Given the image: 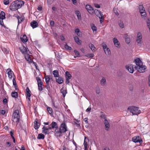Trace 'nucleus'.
Segmentation results:
<instances>
[{
    "label": "nucleus",
    "mask_w": 150,
    "mask_h": 150,
    "mask_svg": "<svg viewBox=\"0 0 150 150\" xmlns=\"http://www.w3.org/2000/svg\"><path fill=\"white\" fill-rule=\"evenodd\" d=\"M24 4V2L22 1H15L11 4L10 9L13 11H16L21 8Z\"/></svg>",
    "instance_id": "f257e3e1"
},
{
    "label": "nucleus",
    "mask_w": 150,
    "mask_h": 150,
    "mask_svg": "<svg viewBox=\"0 0 150 150\" xmlns=\"http://www.w3.org/2000/svg\"><path fill=\"white\" fill-rule=\"evenodd\" d=\"M139 108L138 107L132 106L128 107L127 110L132 113V115H137L141 112V111Z\"/></svg>",
    "instance_id": "f03ea898"
},
{
    "label": "nucleus",
    "mask_w": 150,
    "mask_h": 150,
    "mask_svg": "<svg viewBox=\"0 0 150 150\" xmlns=\"http://www.w3.org/2000/svg\"><path fill=\"white\" fill-rule=\"evenodd\" d=\"M13 122H16L18 124L19 121L20 116L18 110H16L13 115Z\"/></svg>",
    "instance_id": "7ed1b4c3"
},
{
    "label": "nucleus",
    "mask_w": 150,
    "mask_h": 150,
    "mask_svg": "<svg viewBox=\"0 0 150 150\" xmlns=\"http://www.w3.org/2000/svg\"><path fill=\"white\" fill-rule=\"evenodd\" d=\"M67 130V127L65 122H63L60 125L59 131L58 132V133L60 136L61 133L65 132Z\"/></svg>",
    "instance_id": "20e7f679"
},
{
    "label": "nucleus",
    "mask_w": 150,
    "mask_h": 150,
    "mask_svg": "<svg viewBox=\"0 0 150 150\" xmlns=\"http://www.w3.org/2000/svg\"><path fill=\"white\" fill-rule=\"evenodd\" d=\"M94 12H96V15L100 19V22L102 23L103 21V14L101 11L98 9H96Z\"/></svg>",
    "instance_id": "39448f33"
},
{
    "label": "nucleus",
    "mask_w": 150,
    "mask_h": 150,
    "mask_svg": "<svg viewBox=\"0 0 150 150\" xmlns=\"http://www.w3.org/2000/svg\"><path fill=\"white\" fill-rule=\"evenodd\" d=\"M134 68L137 69L139 72L143 73L145 72L146 67L145 66L143 65L142 64V66L135 67Z\"/></svg>",
    "instance_id": "423d86ee"
},
{
    "label": "nucleus",
    "mask_w": 150,
    "mask_h": 150,
    "mask_svg": "<svg viewBox=\"0 0 150 150\" xmlns=\"http://www.w3.org/2000/svg\"><path fill=\"white\" fill-rule=\"evenodd\" d=\"M36 79L38 82V90L39 91H42L43 89L42 87V82L39 77H37Z\"/></svg>",
    "instance_id": "0eeeda50"
},
{
    "label": "nucleus",
    "mask_w": 150,
    "mask_h": 150,
    "mask_svg": "<svg viewBox=\"0 0 150 150\" xmlns=\"http://www.w3.org/2000/svg\"><path fill=\"white\" fill-rule=\"evenodd\" d=\"M132 140V141L135 143L139 142L140 144H142V141L140 139V137L139 136L133 137Z\"/></svg>",
    "instance_id": "6e6552de"
},
{
    "label": "nucleus",
    "mask_w": 150,
    "mask_h": 150,
    "mask_svg": "<svg viewBox=\"0 0 150 150\" xmlns=\"http://www.w3.org/2000/svg\"><path fill=\"white\" fill-rule=\"evenodd\" d=\"M86 8L89 13L91 14L93 13L95 11L93 8L90 5L88 4L86 5Z\"/></svg>",
    "instance_id": "1a4fd4ad"
},
{
    "label": "nucleus",
    "mask_w": 150,
    "mask_h": 150,
    "mask_svg": "<svg viewBox=\"0 0 150 150\" xmlns=\"http://www.w3.org/2000/svg\"><path fill=\"white\" fill-rule=\"evenodd\" d=\"M126 69L131 73H133L134 71L133 65L131 64H129L126 66Z\"/></svg>",
    "instance_id": "9d476101"
},
{
    "label": "nucleus",
    "mask_w": 150,
    "mask_h": 150,
    "mask_svg": "<svg viewBox=\"0 0 150 150\" xmlns=\"http://www.w3.org/2000/svg\"><path fill=\"white\" fill-rule=\"evenodd\" d=\"M26 99L28 101H30V97L31 96L30 93L31 91H30L29 88L28 87H27L26 89Z\"/></svg>",
    "instance_id": "9b49d317"
},
{
    "label": "nucleus",
    "mask_w": 150,
    "mask_h": 150,
    "mask_svg": "<svg viewBox=\"0 0 150 150\" xmlns=\"http://www.w3.org/2000/svg\"><path fill=\"white\" fill-rule=\"evenodd\" d=\"M104 124L105 125V129L107 131H108L110 127V125L108 121L107 120H104Z\"/></svg>",
    "instance_id": "f8f14e48"
},
{
    "label": "nucleus",
    "mask_w": 150,
    "mask_h": 150,
    "mask_svg": "<svg viewBox=\"0 0 150 150\" xmlns=\"http://www.w3.org/2000/svg\"><path fill=\"white\" fill-rule=\"evenodd\" d=\"M134 61L137 66H142L143 64V63L142 61L140 60V59L137 58Z\"/></svg>",
    "instance_id": "ddd939ff"
},
{
    "label": "nucleus",
    "mask_w": 150,
    "mask_h": 150,
    "mask_svg": "<svg viewBox=\"0 0 150 150\" xmlns=\"http://www.w3.org/2000/svg\"><path fill=\"white\" fill-rule=\"evenodd\" d=\"M34 122V128L37 130L38 129L40 125V123L39 122H38L37 121V119Z\"/></svg>",
    "instance_id": "4468645a"
},
{
    "label": "nucleus",
    "mask_w": 150,
    "mask_h": 150,
    "mask_svg": "<svg viewBox=\"0 0 150 150\" xmlns=\"http://www.w3.org/2000/svg\"><path fill=\"white\" fill-rule=\"evenodd\" d=\"M19 49L23 54H25L27 53V49L25 47L23 46L21 47H19Z\"/></svg>",
    "instance_id": "2eb2a0df"
},
{
    "label": "nucleus",
    "mask_w": 150,
    "mask_h": 150,
    "mask_svg": "<svg viewBox=\"0 0 150 150\" xmlns=\"http://www.w3.org/2000/svg\"><path fill=\"white\" fill-rule=\"evenodd\" d=\"M30 25L33 28H36L38 26V23L35 21H33L30 23Z\"/></svg>",
    "instance_id": "dca6fc26"
},
{
    "label": "nucleus",
    "mask_w": 150,
    "mask_h": 150,
    "mask_svg": "<svg viewBox=\"0 0 150 150\" xmlns=\"http://www.w3.org/2000/svg\"><path fill=\"white\" fill-rule=\"evenodd\" d=\"M20 39L23 43L26 42L28 40L27 38L25 35H23L22 37H21Z\"/></svg>",
    "instance_id": "f3484780"
},
{
    "label": "nucleus",
    "mask_w": 150,
    "mask_h": 150,
    "mask_svg": "<svg viewBox=\"0 0 150 150\" xmlns=\"http://www.w3.org/2000/svg\"><path fill=\"white\" fill-rule=\"evenodd\" d=\"M42 133L45 134H49V132L47 127H45L44 126L43 128H42Z\"/></svg>",
    "instance_id": "a211bd4d"
},
{
    "label": "nucleus",
    "mask_w": 150,
    "mask_h": 150,
    "mask_svg": "<svg viewBox=\"0 0 150 150\" xmlns=\"http://www.w3.org/2000/svg\"><path fill=\"white\" fill-rule=\"evenodd\" d=\"M124 37L125 38V40L127 43H129L130 42V39L127 34L124 35Z\"/></svg>",
    "instance_id": "6ab92c4d"
},
{
    "label": "nucleus",
    "mask_w": 150,
    "mask_h": 150,
    "mask_svg": "<svg viewBox=\"0 0 150 150\" xmlns=\"http://www.w3.org/2000/svg\"><path fill=\"white\" fill-rule=\"evenodd\" d=\"M113 41L115 46L117 47H119L120 45V43L118 40L115 38L113 39Z\"/></svg>",
    "instance_id": "aec40b11"
},
{
    "label": "nucleus",
    "mask_w": 150,
    "mask_h": 150,
    "mask_svg": "<svg viewBox=\"0 0 150 150\" xmlns=\"http://www.w3.org/2000/svg\"><path fill=\"white\" fill-rule=\"evenodd\" d=\"M8 71L7 74L8 75V77L9 79H11L12 78V75L13 74V72L10 69L7 70Z\"/></svg>",
    "instance_id": "412c9836"
},
{
    "label": "nucleus",
    "mask_w": 150,
    "mask_h": 150,
    "mask_svg": "<svg viewBox=\"0 0 150 150\" xmlns=\"http://www.w3.org/2000/svg\"><path fill=\"white\" fill-rule=\"evenodd\" d=\"M58 78H56V80L57 82L59 84H61L63 83L64 80L61 77L58 76Z\"/></svg>",
    "instance_id": "4be33fe9"
},
{
    "label": "nucleus",
    "mask_w": 150,
    "mask_h": 150,
    "mask_svg": "<svg viewBox=\"0 0 150 150\" xmlns=\"http://www.w3.org/2000/svg\"><path fill=\"white\" fill-rule=\"evenodd\" d=\"M75 13L76 15L78 20H81V18L80 12L78 11H75Z\"/></svg>",
    "instance_id": "5701e85b"
},
{
    "label": "nucleus",
    "mask_w": 150,
    "mask_h": 150,
    "mask_svg": "<svg viewBox=\"0 0 150 150\" xmlns=\"http://www.w3.org/2000/svg\"><path fill=\"white\" fill-rule=\"evenodd\" d=\"M106 83V79L105 77H103L100 81V83L102 86H105Z\"/></svg>",
    "instance_id": "b1692460"
},
{
    "label": "nucleus",
    "mask_w": 150,
    "mask_h": 150,
    "mask_svg": "<svg viewBox=\"0 0 150 150\" xmlns=\"http://www.w3.org/2000/svg\"><path fill=\"white\" fill-rule=\"evenodd\" d=\"M74 40L75 42L78 45L81 44V41L79 40V38L77 36H76L74 38Z\"/></svg>",
    "instance_id": "393cba45"
},
{
    "label": "nucleus",
    "mask_w": 150,
    "mask_h": 150,
    "mask_svg": "<svg viewBox=\"0 0 150 150\" xmlns=\"http://www.w3.org/2000/svg\"><path fill=\"white\" fill-rule=\"evenodd\" d=\"M52 73L55 77H58L59 76V72L57 70H54L53 71Z\"/></svg>",
    "instance_id": "a878e982"
},
{
    "label": "nucleus",
    "mask_w": 150,
    "mask_h": 150,
    "mask_svg": "<svg viewBox=\"0 0 150 150\" xmlns=\"http://www.w3.org/2000/svg\"><path fill=\"white\" fill-rule=\"evenodd\" d=\"M5 18V13L4 12L2 11L0 13V19L3 20Z\"/></svg>",
    "instance_id": "bb28decb"
},
{
    "label": "nucleus",
    "mask_w": 150,
    "mask_h": 150,
    "mask_svg": "<svg viewBox=\"0 0 150 150\" xmlns=\"http://www.w3.org/2000/svg\"><path fill=\"white\" fill-rule=\"evenodd\" d=\"M50 126L52 128H56L57 127V124L54 122H52Z\"/></svg>",
    "instance_id": "cd10ccee"
},
{
    "label": "nucleus",
    "mask_w": 150,
    "mask_h": 150,
    "mask_svg": "<svg viewBox=\"0 0 150 150\" xmlns=\"http://www.w3.org/2000/svg\"><path fill=\"white\" fill-rule=\"evenodd\" d=\"M139 8L140 13L141 12L145 11L144 8L142 5H139Z\"/></svg>",
    "instance_id": "c85d7f7f"
},
{
    "label": "nucleus",
    "mask_w": 150,
    "mask_h": 150,
    "mask_svg": "<svg viewBox=\"0 0 150 150\" xmlns=\"http://www.w3.org/2000/svg\"><path fill=\"white\" fill-rule=\"evenodd\" d=\"M137 36V40H142V35L140 32L138 33Z\"/></svg>",
    "instance_id": "c756f323"
},
{
    "label": "nucleus",
    "mask_w": 150,
    "mask_h": 150,
    "mask_svg": "<svg viewBox=\"0 0 150 150\" xmlns=\"http://www.w3.org/2000/svg\"><path fill=\"white\" fill-rule=\"evenodd\" d=\"M50 76H46L45 77V80L46 83H50Z\"/></svg>",
    "instance_id": "7c9ffc66"
},
{
    "label": "nucleus",
    "mask_w": 150,
    "mask_h": 150,
    "mask_svg": "<svg viewBox=\"0 0 150 150\" xmlns=\"http://www.w3.org/2000/svg\"><path fill=\"white\" fill-rule=\"evenodd\" d=\"M11 96L13 97L16 98L18 96V93L16 92H13L11 93Z\"/></svg>",
    "instance_id": "2f4dec72"
},
{
    "label": "nucleus",
    "mask_w": 150,
    "mask_h": 150,
    "mask_svg": "<svg viewBox=\"0 0 150 150\" xmlns=\"http://www.w3.org/2000/svg\"><path fill=\"white\" fill-rule=\"evenodd\" d=\"M100 114L101 115L100 117L101 118L104 119V120H107L106 116L105 114H104L103 112H101Z\"/></svg>",
    "instance_id": "473e14b6"
},
{
    "label": "nucleus",
    "mask_w": 150,
    "mask_h": 150,
    "mask_svg": "<svg viewBox=\"0 0 150 150\" xmlns=\"http://www.w3.org/2000/svg\"><path fill=\"white\" fill-rule=\"evenodd\" d=\"M17 19L18 20V24H19L23 21L24 19L22 17H21L19 16L16 17Z\"/></svg>",
    "instance_id": "72a5a7b5"
},
{
    "label": "nucleus",
    "mask_w": 150,
    "mask_h": 150,
    "mask_svg": "<svg viewBox=\"0 0 150 150\" xmlns=\"http://www.w3.org/2000/svg\"><path fill=\"white\" fill-rule=\"evenodd\" d=\"M105 54L107 55H109L111 54V52L109 48H108L104 50Z\"/></svg>",
    "instance_id": "f704fd0d"
},
{
    "label": "nucleus",
    "mask_w": 150,
    "mask_h": 150,
    "mask_svg": "<svg viewBox=\"0 0 150 150\" xmlns=\"http://www.w3.org/2000/svg\"><path fill=\"white\" fill-rule=\"evenodd\" d=\"M45 138V136L42 134H40L38 135L37 138L38 139H43Z\"/></svg>",
    "instance_id": "c9c22d12"
},
{
    "label": "nucleus",
    "mask_w": 150,
    "mask_h": 150,
    "mask_svg": "<svg viewBox=\"0 0 150 150\" xmlns=\"http://www.w3.org/2000/svg\"><path fill=\"white\" fill-rule=\"evenodd\" d=\"M147 25L149 28V32H150V19H148L146 21Z\"/></svg>",
    "instance_id": "e433bc0d"
},
{
    "label": "nucleus",
    "mask_w": 150,
    "mask_h": 150,
    "mask_svg": "<svg viewBox=\"0 0 150 150\" xmlns=\"http://www.w3.org/2000/svg\"><path fill=\"white\" fill-rule=\"evenodd\" d=\"M66 78H68L70 79L71 77V75L69 74V73L68 72L66 71Z\"/></svg>",
    "instance_id": "4c0bfd02"
},
{
    "label": "nucleus",
    "mask_w": 150,
    "mask_h": 150,
    "mask_svg": "<svg viewBox=\"0 0 150 150\" xmlns=\"http://www.w3.org/2000/svg\"><path fill=\"white\" fill-rule=\"evenodd\" d=\"M13 85L15 86V89L16 90H17L18 89V86L16 85V81L15 79H13Z\"/></svg>",
    "instance_id": "58836bf2"
},
{
    "label": "nucleus",
    "mask_w": 150,
    "mask_h": 150,
    "mask_svg": "<svg viewBox=\"0 0 150 150\" xmlns=\"http://www.w3.org/2000/svg\"><path fill=\"white\" fill-rule=\"evenodd\" d=\"M89 46L90 48L91 49L92 51L94 50V49L95 47L92 44H90L89 45Z\"/></svg>",
    "instance_id": "ea45409f"
},
{
    "label": "nucleus",
    "mask_w": 150,
    "mask_h": 150,
    "mask_svg": "<svg viewBox=\"0 0 150 150\" xmlns=\"http://www.w3.org/2000/svg\"><path fill=\"white\" fill-rule=\"evenodd\" d=\"M47 110L49 113L50 114H52L53 113L52 109L50 107H48L47 108Z\"/></svg>",
    "instance_id": "a19ab883"
},
{
    "label": "nucleus",
    "mask_w": 150,
    "mask_h": 150,
    "mask_svg": "<svg viewBox=\"0 0 150 150\" xmlns=\"http://www.w3.org/2000/svg\"><path fill=\"white\" fill-rule=\"evenodd\" d=\"M142 40H136L137 42V43L138 45L139 46H141L142 44Z\"/></svg>",
    "instance_id": "79ce46f5"
},
{
    "label": "nucleus",
    "mask_w": 150,
    "mask_h": 150,
    "mask_svg": "<svg viewBox=\"0 0 150 150\" xmlns=\"http://www.w3.org/2000/svg\"><path fill=\"white\" fill-rule=\"evenodd\" d=\"M47 84L45 87L49 92H50V83H46Z\"/></svg>",
    "instance_id": "37998d69"
},
{
    "label": "nucleus",
    "mask_w": 150,
    "mask_h": 150,
    "mask_svg": "<svg viewBox=\"0 0 150 150\" xmlns=\"http://www.w3.org/2000/svg\"><path fill=\"white\" fill-rule=\"evenodd\" d=\"M140 13L141 14V16L143 17H145L146 16V11L143 12H141Z\"/></svg>",
    "instance_id": "c03bdc74"
},
{
    "label": "nucleus",
    "mask_w": 150,
    "mask_h": 150,
    "mask_svg": "<svg viewBox=\"0 0 150 150\" xmlns=\"http://www.w3.org/2000/svg\"><path fill=\"white\" fill-rule=\"evenodd\" d=\"M74 52L75 54V55H76L77 57H79L80 56V54L79 52L76 50H74Z\"/></svg>",
    "instance_id": "a18cd8bd"
},
{
    "label": "nucleus",
    "mask_w": 150,
    "mask_h": 150,
    "mask_svg": "<svg viewBox=\"0 0 150 150\" xmlns=\"http://www.w3.org/2000/svg\"><path fill=\"white\" fill-rule=\"evenodd\" d=\"M85 56L88 57H92L94 56V54L93 53H90L86 54Z\"/></svg>",
    "instance_id": "49530a36"
},
{
    "label": "nucleus",
    "mask_w": 150,
    "mask_h": 150,
    "mask_svg": "<svg viewBox=\"0 0 150 150\" xmlns=\"http://www.w3.org/2000/svg\"><path fill=\"white\" fill-rule=\"evenodd\" d=\"M64 47L66 49L69 50H71L72 49L71 47L69 46L67 44H66L65 45Z\"/></svg>",
    "instance_id": "de8ad7c7"
},
{
    "label": "nucleus",
    "mask_w": 150,
    "mask_h": 150,
    "mask_svg": "<svg viewBox=\"0 0 150 150\" xmlns=\"http://www.w3.org/2000/svg\"><path fill=\"white\" fill-rule=\"evenodd\" d=\"M61 93L62 94L63 96L64 97L65 96L66 94L67 93V92L66 90H61Z\"/></svg>",
    "instance_id": "09e8293b"
},
{
    "label": "nucleus",
    "mask_w": 150,
    "mask_h": 150,
    "mask_svg": "<svg viewBox=\"0 0 150 150\" xmlns=\"http://www.w3.org/2000/svg\"><path fill=\"white\" fill-rule=\"evenodd\" d=\"M25 59H26L28 60V61L29 62H31V60L30 56L28 55L27 56H25Z\"/></svg>",
    "instance_id": "8fccbe9b"
},
{
    "label": "nucleus",
    "mask_w": 150,
    "mask_h": 150,
    "mask_svg": "<svg viewBox=\"0 0 150 150\" xmlns=\"http://www.w3.org/2000/svg\"><path fill=\"white\" fill-rule=\"evenodd\" d=\"M75 32L76 33V34L79 36H80V34L79 33L80 32V30L79 29H76L75 30Z\"/></svg>",
    "instance_id": "3c124183"
},
{
    "label": "nucleus",
    "mask_w": 150,
    "mask_h": 150,
    "mask_svg": "<svg viewBox=\"0 0 150 150\" xmlns=\"http://www.w3.org/2000/svg\"><path fill=\"white\" fill-rule=\"evenodd\" d=\"M86 137H85L84 142V144L85 148H87V143L86 142Z\"/></svg>",
    "instance_id": "603ef678"
},
{
    "label": "nucleus",
    "mask_w": 150,
    "mask_h": 150,
    "mask_svg": "<svg viewBox=\"0 0 150 150\" xmlns=\"http://www.w3.org/2000/svg\"><path fill=\"white\" fill-rule=\"evenodd\" d=\"M9 0H4V4L5 5H7L9 4Z\"/></svg>",
    "instance_id": "864d4df0"
},
{
    "label": "nucleus",
    "mask_w": 150,
    "mask_h": 150,
    "mask_svg": "<svg viewBox=\"0 0 150 150\" xmlns=\"http://www.w3.org/2000/svg\"><path fill=\"white\" fill-rule=\"evenodd\" d=\"M119 25L120 27L122 28H123L124 27V24L122 22H120V23H119Z\"/></svg>",
    "instance_id": "5fc2aeb1"
},
{
    "label": "nucleus",
    "mask_w": 150,
    "mask_h": 150,
    "mask_svg": "<svg viewBox=\"0 0 150 150\" xmlns=\"http://www.w3.org/2000/svg\"><path fill=\"white\" fill-rule=\"evenodd\" d=\"M92 29L93 30V31H96L97 30L96 27L94 25L92 27Z\"/></svg>",
    "instance_id": "6e6d98bb"
},
{
    "label": "nucleus",
    "mask_w": 150,
    "mask_h": 150,
    "mask_svg": "<svg viewBox=\"0 0 150 150\" xmlns=\"http://www.w3.org/2000/svg\"><path fill=\"white\" fill-rule=\"evenodd\" d=\"M10 135L12 138H14V137L13 136V131L11 130L10 132Z\"/></svg>",
    "instance_id": "4d7b16f0"
},
{
    "label": "nucleus",
    "mask_w": 150,
    "mask_h": 150,
    "mask_svg": "<svg viewBox=\"0 0 150 150\" xmlns=\"http://www.w3.org/2000/svg\"><path fill=\"white\" fill-rule=\"evenodd\" d=\"M103 48L104 50H105L106 48H107L108 47L106 45H103Z\"/></svg>",
    "instance_id": "13d9d810"
},
{
    "label": "nucleus",
    "mask_w": 150,
    "mask_h": 150,
    "mask_svg": "<svg viewBox=\"0 0 150 150\" xmlns=\"http://www.w3.org/2000/svg\"><path fill=\"white\" fill-rule=\"evenodd\" d=\"M3 20L2 19H0V24L2 26L4 25V23Z\"/></svg>",
    "instance_id": "bf43d9fd"
},
{
    "label": "nucleus",
    "mask_w": 150,
    "mask_h": 150,
    "mask_svg": "<svg viewBox=\"0 0 150 150\" xmlns=\"http://www.w3.org/2000/svg\"><path fill=\"white\" fill-rule=\"evenodd\" d=\"M95 7L97 8H99L100 7V6L97 4H95Z\"/></svg>",
    "instance_id": "052dcab7"
},
{
    "label": "nucleus",
    "mask_w": 150,
    "mask_h": 150,
    "mask_svg": "<svg viewBox=\"0 0 150 150\" xmlns=\"http://www.w3.org/2000/svg\"><path fill=\"white\" fill-rule=\"evenodd\" d=\"M6 111L4 110H2L1 112V113L2 115H4Z\"/></svg>",
    "instance_id": "680f3d73"
},
{
    "label": "nucleus",
    "mask_w": 150,
    "mask_h": 150,
    "mask_svg": "<svg viewBox=\"0 0 150 150\" xmlns=\"http://www.w3.org/2000/svg\"><path fill=\"white\" fill-rule=\"evenodd\" d=\"M66 81L65 82V83L67 84H68L69 82V79H68V78H66Z\"/></svg>",
    "instance_id": "e2e57ef3"
},
{
    "label": "nucleus",
    "mask_w": 150,
    "mask_h": 150,
    "mask_svg": "<svg viewBox=\"0 0 150 150\" xmlns=\"http://www.w3.org/2000/svg\"><path fill=\"white\" fill-rule=\"evenodd\" d=\"M91 110V107H89L86 110V112H90Z\"/></svg>",
    "instance_id": "0e129e2a"
},
{
    "label": "nucleus",
    "mask_w": 150,
    "mask_h": 150,
    "mask_svg": "<svg viewBox=\"0 0 150 150\" xmlns=\"http://www.w3.org/2000/svg\"><path fill=\"white\" fill-rule=\"evenodd\" d=\"M3 102L4 104H6V103L7 102V100L6 99V98L4 99L3 100Z\"/></svg>",
    "instance_id": "69168bd1"
},
{
    "label": "nucleus",
    "mask_w": 150,
    "mask_h": 150,
    "mask_svg": "<svg viewBox=\"0 0 150 150\" xmlns=\"http://www.w3.org/2000/svg\"><path fill=\"white\" fill-rule=\"evenodd\" d=\"M42 7L41 6H39L38 7V9L39 11H41L42 10Z\"/></svg>",
    "instance_id": "338daca9"
},
{
    "label": "nucleus",
    "mask_w": 150,
    "mask_h": 150,
    "mask_svg": "<svg viewBox=\"0 0 150 150\" xmlns=\"http://www.w3.org/2000/svg\"><path fill=\"white\" fill-rule=\"evenodd\" d=\"M148 81H149V86L150 87V75L149 76L148 78Z\"/></svg>",
    "instance_id": "774afa93"
}]
</instances>
